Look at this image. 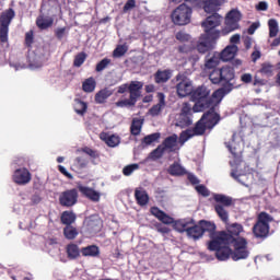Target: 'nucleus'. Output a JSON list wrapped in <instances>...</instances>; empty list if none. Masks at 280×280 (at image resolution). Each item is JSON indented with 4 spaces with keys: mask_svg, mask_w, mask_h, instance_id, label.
<instances>
[{
    "mask_svg": "<svg viewBox=\"0 0 280 280\" xmlns=\"http://www.w3.org/2000/svg\"><path fill=\"white\" fill-rule=\"evenodd\" d=\"M220 114L215 113V108L211 107L203 113L201 118L195 124L194 128L182 131L179 139L183 143L194 139V137H205L207 130H213L220 124Z\"/></svg>",
    "mask_w": 280,
    "mask_h": 280,
    "instance_id": "f257e3e1",
    "label": "nucleus"
},
{
    "mask_svg": "<svg viewBox=\"0 0 280 280\" xmlns=\"http://www.w3.org/2000/svg\"><path fill=\"white\" fill-rule=\"evenodd\" d=\"M233 242H235V237L231 234L221 233L214 241L208 243V250L215 253V257L219 261H226L231 256L233 257V249L229 247Z\"/></svg>",
    "mask_w": 280,
    "mask_h": 280,
    "instance_id": "f03ea898",
    "label": "nucleus"
},
{
    "mask_svg": "<svg viewBox=\"0 0 280 280\" xmlns=\"http://www.w3.org/2000/svg\"><path fill=\"white\" fill-rule=\"evenodd\" d=\"M190 100L191 102H195V105L192 106L194 113H202L207 110V108H211V106H213V98H211L209 89L205 85L192 90L190 93Z\"/></svg>",
    "mask_w": 280,
    "mask_h": 280,
    "instance_id": "7ed1b4c3",
    "label": "nucleus"
},
{
    "mask_svg": "<svg viewBox=\"0 0 280 280\" xmlns=\"http://www.w3.org/2000/svg\"><path fill=\"white\" fill-rule=\"evenodd\" d=\"M213 200L217 202L214 205L217 215L226 224L229 222V210L226 208L233 207V198L222 194H214Z\"/></svg>",
    "mask_w": 280,
    "mask_h": 280,
    "instance_id": "20e7f679",
    "label": "nucleus"
},
{
    "mask_svg": "<svg viewBox=\"0 0 280 280\" xmlns=\"http://www.w3.org/2000/svg\"><path fill=\"white\" fill-rule=\"evenodd\" d=\"M194 10L191 7L183 3L179 4L172 13L171 19L174 25H189L191 23V14Z\"/></svg>",
    "mask_w": 280,
    "mask_h": 280,
    "instance_id": "39448f33",
    "label": "nucleus"
},
{
    "mask_svg": "<svg viewBox=\"0 0 280 280\" xmlns=\"http://www.w3.org/2000/svg\"><path fill=\"white\" fill-rule=\"evenodd\" d=\"M270 222H272V217L267 212H260L258 214L257 222L253 226L255 237H268V234L270 233Z\"/></svg>",
    "mask_w": 280,
    "mask_h": 280,
    "instance_id": "423d86ee",
    "label": "nucleus"
},
{
    "mask_svg": "<svg viewBox=\"0 0 280 280\" xmlns=\"http://www.w3.org/2000/svg\"><path fill=\"white\" fill-rule=\"evenodd\" d=\"M16 16L14 9L10 8L3 11L0 15V43H8V33L10 32V24Z\"/></svg>",
    "mask_w": 280,
    "mask_h": 280,
    "instance_id": "0eeeda50",
    "label": "nucleus"
},
{
    "mask_svg": "<svg viewBox=\"0 0 280 280\" xmlns=\"http://www.w3.org/2000/svg\"><path fill=\"white\" fill-rule=\"evenodd\" d=\"M242 21V12L236 9L231 10L225 16V27L222 28L221 34L226 36L235 30H240V22Z\"/></svg>",
    "mask_w": 280,
    "mask_h": 280,
    "instance_id": "6e6552de",
    "label": "nucleus"
},
{
    "mask_svg": "<svg viewBox=\"0 0 280 280\" xmlns=\"http://www.w3.org/2000/svg\"><path fill=\"white\" fill-rule=\"evenodd\" d=\"M175 80L177 82L176 93L178 97H187L191 95L194 91V82L190 81L189 77H187L185 73H178L175 77Z\"/></svg>",
    "mask_w": 280,
    "mask_h": 280,
    "instance_id": "1a4fd4ad",
    "label": "nucleus"
},
{
    "mask_svg": "<svg viewBox=\"0 0 280 280\" xmlns=\"http://www.w3.org/2000/svg\"><path fill=\"white\" fill-rule=\"evenodd\" d=\"M234 250L232 252V259L233 261H240V259H247L249 252H248V242L244 237L235 238L231 243Z\"/></svg>",
    "mask_w": 280,
    "mask_h": 280,
    "instance_id": "9d476101",
    "label": "nucleus"
},
{
    "mask_svg": "<svg viewBox=\"0 0 280 280\" xmlns=\"http://www.w3.org/2000/svg\"><path fill=\"white\" fill-rule=\"evenodd\" d=\"M194 113L199 112H194L191 104L187 102L183 103L176 125L179 126V128H189V126L194 124Z\"/></svg>",
    "mask_w": 280,
    "mask_h": 280,
    "instance_id": "9b49d317",
    "label": "nucleus"
},
{
    "mask_svg": "<svg viewBox=\"0 0 280 280\" xmlns=\"http://www.w3.org/2000/svg\"><path fill=\"white\" fill-rule=\"evenodd\" d=\"M220 25H222V15L219 13H212L201 23L205 34H208V36L218 34V38H220V31L215 30V27H220Z\"/></svg>",
    "mask_w": 280,
    "mask_h": 280,
    "instance_id": "f8f14e48",
    "label": "nucleus"
},
{
    "mask_svg": "<svg viewBox=\"0 0 280 280\" xmlns=\"http://www.w3.org/2000/svg\"><path fill=\"white\" fill-rule=\"evenodd\" d=\"M218 38V33H213V35H208L207 33L202 34L196 46L197 51L199 54H207L211 51V49L215 47Z\"/></svg>",
    "mask_w": 280,
    "mask_h": 280,
    "instance_id": "ddd939ff",
    "label": "nucleus"
},
{
    "mask_svg": "<svg viewBox=\"0 0 280 280\" xmlns=\"http://www.w3.org/2000/svg\"><path fill=\"white\" fill-rule=\"evenodd\" d=\"M78 189L75 188L65 190L59 195V205L67 209L75 207L78 205Z\"/></svg>",
    "mask_w": 280,
    "mask_h": 280,
    "instance_id": "4468645a",
    "label": "nucleus"
},
{
    "mask_svg": "<svg viewBox=\"0 0 280 280\" xmlns=\"http://www.w3.org/2000/svg\"><path fill=\"white\" fill-rule=\"evenodd\" d=\"M199 226L201 228L202 235L209 233L210 242H213L217 237H220L221 233H226L225 231H217L218 226L214 222L200 220Z\"/></svg>",
    "mask_w": 280,
    "mask_h": 280,
    "instance_id": "2eb2a0df",
    "label": "nucleus"
},
{
    "mask_svg": "<svg viewBox=\"0 0 280 280\" xmlns=\"http://www.w3.org/2000/svg\"><path fill=\"white\" fill-rule=\"evenodd\" d=\"M150 213L162 222V224H174V218L170 217V214L165 213V211L161 210L159 207H151Z\"/></svg>",
    "mask_w": 280,
    "mask_h": 280,
    "instance_id": "dca6fc26",
    "label": "nucleus"
},
{
    "mask_svg": "<svg viewBox=\"0 0 280 280\" xmlns=\"http://www.w3.org/2000/svg\"><path fill=\"white\" fill-rule=\"evenodd\" d=\"M167 174L171 176H191V173L187 172V168L176 161L168 166Z\"/></svg>",
    "mask_w": 280,
    "mask_h": 280,
    "instance_id": "f3484780",
    "label": "nucleus"
},
{
    "mask_svg": "<svg viewBox=\"0 0 280 280\" xmlns=\"http://www.w3.org/2000/svg\"><path fill=\"white\" fill-rule=\"evenodd\" d=\"M237 51H240V48L236 45H229L219 54V58L223 62H229V60H233L237 56Z\"/></svg>",
    "mask_w": 280,
    "mask_h": 280,
    "instance_id": "a211bd4d",
    "label": "nucleus"
},
{
    "mask_svg": "<svg viewBox=\"0 0 280 280\" xmlns=\"http://www.w3.org/2000/svg\"><path fill=\"white\" fill-rule=\"evenodd\" d=\"M186 235L190 237V240H195V242L202 238L203 234L200 223L198 222V224H196V221H194L192 224L188 225Z\"/></svg>",
    "mask_w": 280,
    "mask_h": 280,
    "instance_id": "6ab92c4d",
    "label": "nucleus"
},
{
    "mask_svg": "<svg viewBox=\"0 0 280 280\" xmlns=\"http://www.w3.org/2000/svg\"><path fill=\"white\" fill-rule=\"evenodd\" d=\"M158 100H159V103L153 105L149 109V113L152 117H158V115H161V110L165 108V94L163 92L158 93Z\"/></svg>",
    "mask_w": 280,
    "mask_h": 280,
    "instance_id": "aec40b11",
    "label": "nucleus"
},
{
    "mask_svg": "<svg viewBox=\"0 0 280 280\" xmlns=\"http://www.w3.org/2000/svg\"><path fill=\"white\" fill-rule=\"evenodd\" d=\"M79 191L92 202H100L101 195L97 190L86 186H79Z\"/></svg>",
    "mask_w": 280,
    "mask_h": 280,
    "instance_id": "412c9836",
    "label": "nucleus"
},
{
    "mask_svg": "<svg viewBox=\"0 0 280 280\" xmlns=\"http://www.w3.org/2000/svg\"><path fill=\"white\" fill-rule=\"evenodd\" d=\"M143 89V82L141 81H131L129 83V97L135 100H139L141 97V90Z\"/></svg>",
    "mask_w": 280,
    "mask_h": 280,
    "instance_id": "4be33fe9",
    "label": "nucleus"
},
{
    "mask_svg": "<svg viewBox=\"0 0 280 280\" xmlns=\"http://www.w3.org/2000/svg\"><path fill=\"white\" fill-rule=\"evenodd\" d=\"M86 165H89V159H86L85 155H80L74 159L71 170L72 172L80 174V172L86 168Z\"/></svg>",
    "mask_w": 280,
    "mask_h": 280,
    "instance_id": "5701e85b",
    "label": "nucleus"
},
{
    "mask_svg": "<svg viewBox=\"0 0 280 280\" xmlns=\"http://www.w3.org/2000/svg\"><path fill=\"white\" fill-rule=\"evenodd\" d=\"M36 25L39 30H49L54 25V18L39 14L36 19Z\"/></svg>",
    "mask_w": 280,
    "mask_h": 280,
    "instance_id": "b1692460",
    "label": "nucleus"
},
{
    "mask_svg": "<svg viewBox=\"0 0 280 280\" xmlns=\"http://www.w3.org/2000/svg\"><path fill=\"white\" fill-rule=\"evenodd\" d=\"M161 145L165 151L168 150L170 152H174L176 150V145H178V136L172 135L166 137Z\"/></svg>",
    "mask_w": 280,
    "mask_h": 280,
    "instance_id": "393cba45",
    "label": "nucleus"
},
{
    "mask_svg": "<svg viewBox=\"0 0 280 280\" xmlns=\"http://www.w3.org/2000/svg\"><path fill=\"white\" fill-rule=\"evenodd\" d=\"M235 79V69L233 67H222L221 68V82L225 84H231V80Z\"/></svg>",
    "mask_w": 280,
    "mask_h": 280,
    "instance_id": "a878e982",
    "label": "nucleus"
},
{
    "mask_svg": "<svg viewBox=\"0 0 280 280\" xmlns=\"http://www.w3.org/2000/svg\"><path fill=\"white\" fill-rule=\"evenodd\" d=\"M135 199L137 201V205H139V207H145V205L150 202V196L148 195V191L143 189L135 190Z\"/></svg>",
    "mask_w": 280,
    "mask_h": 280,
    "instance_id": "bb28decb",
    "label": "nucleus"
},
{
    "mask_svg": "<svg viewBox=\"0 0 280 280\" xmlns=\"http://www.w3.org/2000/svg\"><path fill=\"white\" fill-rule=\"evenodd\" d=\"M194 224V219L174 221L173 229L178 233H187V229Z\"/></svg>",
    "mask_w": 280,
    "mask_h": 280,
    "instance_id": "cd10ccee",
    "label": "nucleus"
},
{
    "mask_svg": "<svg viewBox=\"0 0 280 280\" xmlns=\"http://www.w3.org/2000/svg\"><path fill=\"white\" fill-rule=\"evenodd\" d=\"M66 253L68 259L73 260L80 257V253H82V249H80L78 244L70 243L66 246Z\"/></svg>",
    "mask_w": 280,
    "mask_h": 280,
    "instance_id": "c85d7f7f",
    "label": "nucleus"
},
{
    "mask_svg": "<svg viewBox=\"0 0 280 280\" xmlns=\"http://www.w3.org/2000/svg\"><path fill=\"white\" fill-rule=\"evenodd\" d=\"M75 220H78V217L73 211L66 210L61 213L60 222L65 226H71V224L75 223Z\"/></svg>",
    "mask_w": 280,
    "mask_h": 280,
    "instance_id": "c756f323",
    "label": "nucleus"
},
{
    "mask_svg": "<svg viewBox=\"0 0 280 280\" xmlns=\"http://www.w3.org/2000/svg\"><path fill=\"white\" fill-rule=\"evenodd\" d=\"M86 226L90 233H100V231H102V220L97 218H90L86 221Z\"/></svg>",
    "mask_w": 280,
    "mask_h": 280,
    "instance_id": "7c9ffc66",
    "label": "nucleus"
},
{
    "mask_svg": "<svg viewBox=\"0 0 280 280\" xmlns=\"http://www.w3.org/2000/svg\"><path fill=\"white\" fill-rule=\"evenodd\" d=\"M83 257H100V247L97 245H89L81 248Z\"/></svg>",
    "mask_w": 280,
    "mask_h": 280,
    "instance_id": "2f4dec72",
    "label": "nucleus"
},
{
    "mask_svg": "<svg viewBox=\"0 0 280 280\" xmlns=\"http://www.w3.org/2000/svg\"><path fill=\"white\" fill-rule=\"evenodd\" d=\"M172 78V72L170 70H158L154 75L156 84H165Z\"/></svg>",
    "mask_w": 280,
    "mask_h": 280,
    "instance_id": "473e14b6",
    "label": "nucleus"
},
{
    "mask_svg": "<svg viewBox=\"0 0 280 280\" xmlns=\"http://www.w3.org/2000/svg\"><path fill=\"white\" fill-rule=\"evenodd\" d=\"M211 55H208L206 57V62H205V67L206 69H215V67H218V65H220V54L214 52L211 57H209Z\"/></svg>",
    "mask_w": 280,
    "mask_h": 280,
    "instance_id": "72a5a7b5",
    "label": "nucleus"
},
{
    "mask_svg": "<svg viewBox=\"0 0 280 280\" xmlns=\"http://www.w3.org/2000/svg\"><path fill=\"white\" fill-rule=\"evenodd\" d=\"M141 128H143V119L133 118L130 126V133L133 137H139V135H141Z\"/></svg>",
    "mask_w": 280,
    "mask_h": 280,
    "instance_id": "f704fd0d",
    "label": "nucleus"
},
{
    "mask_svg": "<svg viewBox=\"0 0 280 280\" xmlns=\"http://www.w3.org/2000/svg\"><path fill=\"white\" fill-rule=\"evenodd\" d=\"M95 86H97V82L93 77H90L82 82V91H84V93H93Z\"/></svg>",
    "mask_w": 280,
    "mask_h": 280,
    "instance_id": "c9c22d12",
    "label": "nucleus"
},
{
    "mask_svg": "<svg viewBox=\"0 0 280 280\" xmlns=\"http://www.w3.org/2000/svg\"><path fill=\"white\" fill-rule=\"evenodd\" d=\"M259 73H261V75H266V78H272L275 75V66L270 62L261 63Z\"/></svg>",
    "mask_w": 280,
    "mask_h": 280,
    "instance_id": "e433bc0d",
    "label": "nucleus"
},
{
    "mask_svg": "<svg viewBox=\"0 0 280 280\" xmlns=\"http://www.w3.org/2000/svg\"><path fill=\"white\" fill-rule=\"evenodd\" d=\"M63 235L66 240H75L79 235L78 229L73 228V225H66L63 228Z\"/></svg>",
    "mask_w": 280,
    "mask_h": 280,
    "instance_id": "4c0bfd02",
    "label": "nucleus"
},
{
    "mask_svg": "<svg viewBox=\"0 0 280 280\" xmlns=\"http://www.w3.org/2000/svg\"><path fill=\"white\" fill-rule=\"evenodd\" d=\"M161 139V132H154L151 135L145 136L141 143L142 145H152V143H156Z\"/></svg>",
    "mask_w": 280,
    "mask_h": 280,
    "instance_id": "58836bf2",
    "label": "nucleus"
},
{
    "mask_svg": "<svg viewBox=\"0 0 280 280\" xmlns=\"http://www.w3.org/2000/svg\"><path fill=\"white\" fill-rule=\"evenodd\" d=\"M268 27H269V38L277 37V34H279V22L275 19H270L268 21Z\"/></svg>",
    "mask_w": 280,
    "mask_h": 280,
    "instance_id": "ea45409f",
    "label": "nucleus"
},
{
    "mask_svg": "<svg viewBox=\"0 0 280 280\" xmlns=\"http://www.w3.org/2000/svg\"><path fill=\"white\" fill-rule=\"evenodd\" d=\"M244 231V226L240 223H233L232 225L228 226V235H231L232 237L240 236V233Z\"/></svg>",
    "mask_w": 280,
    "mask_h": 280,
    "instance_id": "a19ab883",
    "label": "nucleus"
},
{
    "mask_svg": "<svg viewBox=\"0 0 280 280\" xmlns=\"http://www.w3.org/2000/svg\"><path fill=\"white\" fill-rule=\"evenodd\" d=\"M163 154H165V150L162 144H160L149 154V159H151V161H159V159H163Z\"/></svg>",
    "mask_w": 280,
    "mask_h": 280,
    "instance_id": "79ce46f5",
    "label": "nucleus"
},
{
    "mask_svg": "<svg viewBox=\"0 0 280 280\" xmlns=\"http://www.w3.org/2000/svg\"><path fill=\"white\" fill-rule=\"evenodd\" d=\"M86 58H89V55L86 52L81 51L74 56L73 60V67L80 68L86 62Z\"/></svg>",
    "mask_w": 280,
    "mask_h": 280,
    "instance_id": "37998d69",
    "label": "nucleus"
},
{
    "mask_svg": "<svg viewBox=\"0 0 280 280\" xmlns=\"http://www.w3.org/2000/svg\"><path fill=\"white\" fill-rule=\"evenodd\" d=\"M108 97H110V92L108 90H101L95 94V102L96 104H104Z\"/></svg>",
    "mask_w": 280,
    "mask_h": 280,
    "instance_id": "c03bdc74",
    "label": "nucleus"
},
{
    "mask_svg": "<svg viewBox=\"0 0 280 280\" xmlns=\"http://www.w3.org/2000/svg\"><path fill=\"white\" fill-rule=\"evenodd\" d=\"M88 108H89V105L82 100L75 101L74 110L77 115H84Z\"/></svg>",
    "mask_w": 280,
    "mask_h": 280,
    "instance_id": "a18cd8bd",
    "label": "nucleus"
},
{
    "mask_svg": "<svg viewBox=\"0 0 280 280\" xmlns=\"http://www.w3.org/2000/svg\"><path fill=\"white\" fill-rule=\"evenodd\" d=\"M209 80L212 82V84H220V82H222L221 69H213V71L209 74Z\"/></svg>",
    "mask_w": 280,
    "mask_h": 280,
    "instance_id": "49530a36",
    "label": "nucleus"
},
{
    "mask_svg": "<svg viewBox=\"0 0 280 280\" xmlns=\"http://www.w3.org/2000/svg\"><path fill=\"white\" fill-rule=\"evenodd\" d=\"M203 10L208 14H218V3L214 0H209L205 3Z\"/></svg>",
    "mask_w": 280,
    "mask_h": 280,
    "instance_id": "de8ad7c7",
    "label": "nucleus"
},
{
    "mask_svg": "<svg viewBox=\"0 0 280 280\" xmlns=\"http://www.w3.org/2000/svg\"><path fill=\"white\" fill-rule=\"evenodd\" d=\"M231 91H233V83H229L226 86L218 89L214 92V97H224V95H228Z\"/></svg>",
    "mask_w": 280,
    "mask_h": 280,
    "instance_id": "09e8293b",
    "label": "nucleus"
},
{
    "mask_svg": "<svg viewBox=\"0 0 280 280\" xmlns=\"http://www.w3.org/2000/svg\"><path fill=\"white\" fill-rule=\"evenodd\" d=\"M136 104H137V101L131 96H129V98L116 102V106H118V108H126L128 106H135Z\"/></svg>",
    "mask_w": 280,
    "mask_h": 280,
    "instance_id": "8fccbe9b",
    "label": "nucleus"
},
{
    "mask_svg": "<svg viewBox=\"0 0 280 280\" xmlns=\"http://www.w3.org/2000/svg\"><path fill=\"white\" fill-rule=\"evenodd\" d=\"M120 142V138L119 136L116 135H112V136H107L105 138V143L109 147V148H117V144Z\"/></svg>",
    "mask_w": 280,
    "mask_h": 280,
    "instance_id": "3c124183",
    "label": "nucleus"
},
{
    "mask_svg": "<svg viewBox=\"0 0 280 280\" xmlns=\"http://www.w3.org/2000/svg\"><path fill=\"white\" fill-rule=\"evenodd\" d=\"M234 180L243 185V187H250V185H253V178L248 176H234Z\"/></svg>",
    "mask_w": 280,
    "mask_h": 280,
    "instance_id": "603ef678",
    "label": "nucleus"
},
{
    "mask_svg": "<svg viewBox=\"0 0 280 280\" xmlns=\"http://www.w3.org/2000/svg\"><path fill=\"white\" fill-rule=\"evenodd\" d=\"M109 65H110V59H108V58L102 59V60L96 65V67H95L96 73H102V71H104V69H107Z\"/></svg>",
    "mask_w": 280,
    "mask_h": 280,
    "instance_id": "864d4df0",
    "label": "nucleus"
},
{
    "mask_svg": "<svg viewBox=\"0 0 280 280\" xmlns=\"http://www.w3.org/2000/svg\"><path fill=\"white\" fill-rule=\"evenodd\" d=\"M195 189L197 194H199V196H202L203 198H209L211 196V191H209V189L205 185H197Z\"/></svg>",
    "mask_w": 280,
    "mask_h": 280,
    "instance_id": "5fc2aeb1",
    "label": "nucleus"
},
{
    "mask_svg": "<svg viewBox=\"0 0 280 280\" xmlns=\"http://www.w3.org/2000/svg\"><path fill=\"white\" fill-rule=\"evenodd\" d=\"M32 180V176H14L13 183L16 185H27Z\"/></svg>",
    "mask_w": 280,
    "mask_h": 280,
    "instance_id": "6e6d98bb",
    "label": "nucleus"
},
{
    "mask_svg": "<svg viewBox=\"0 0 280 280\" xmlns=\"http://www.w3.org/2000/svg\"><path fill=\"white\" fill-rule=\"evenodd\" d=\"M81 152H83L84 154H88V156H91V159H100V152L89 147L82 148Z\"/></svg>",
    "mask_w": 280,
    "mask_h": 280,
    "instance_id": "4d7b16f0",
    "label": "nucleus"
},
{
    "mask_svg": "<svg viewBox=\"0 0 280 280\" xmlns=\"http://www.w3.org/2000/svg\"><path fill=\"white\" fill-rule=\"evenodd\" d=\"M175 38L179 40V43H188L191 39V36L183 31L176 33Z\"/></svg>",
    "mask_w": 280,
    "mask_h": 280,
    "instance_id": "13d9d810",
    "label": "nucleus"
},
{
    "mask_svg": "<svg viewBox=\"0 0 280 280\" xmlns=\"http://www.w3.org/2000/svg\"><path fill=\"white\" fill-rule=\"evenodd\" d=\"M136 170H139V164H129L124 167L122 174L125 176H130V174H132V172H136Z\"/></svg>",
    "mask_w": 280,
    "mask_h": 280,
    "instance_id": "bf43d9fd",
    "label": "nucleus"
},
{
    "mask_svg": "<svg viewBox=\"0 0 280 280\" xmlns=\"http://www.w3.org/2000/svg\"><path fill=\"white\" fill-rule=\"evenodd\" d=\"M155 229H156L158 233H161V235H168V233L172 232V229L163 225L162 223H158L155 225Z\"/></svg>",
    "mask_w": 280,
    "mask_h": 280,
    "instance_id": "052dcab7",
    "label": "nucleus"
},
{
    "mask_svg": "<svg viewBox=\"0 0 280 280\" xmlns=\"http://www.w3.org/2000/svg\"><path fill=\"white\" fill-rule=\"evenodd\" d=\"M34 45V31H30L25 34V46L32 47Z\"/></svg>",
    "mask_w": 280,
    "mask_h": 280,
    "instance_id": "680f3d73",
    "label": "nucleus"
},
{
    "mask_svg": "<svg viewBox=\"0 0 280 280\" xmlns=\"http://www.w3.org/2000/svg\"><path fill=\"white\" fill-rule=\"evenodd\" d=\"M126 51H128V49L125 46H118L117 48H115L113 54L115 58H121V56H124Z\"/></svg>",
    "mask_w": 280,
    "mask_h": 280,
    "instance_id": "e2e57ef3",
    "label": "nucleus"
},
{
    "mask_svg": "<svg viewBox=\"0 0 280 280\" xmlns=\"http://www.w3.org/2000/svg\"><path fill=\"white\" fill-rule=\"evenodd\" d=\"M225 147L228 148L229 152H231V154L234 158H237L240 154V151L237 150V147L231 144L230 142H225Z\"/></svg>",
    "mask_w": 280,
    "mask_h": 280,
    "instance_id": "0e129e2a",
    "label": "nucleus"
},
{
    "mask_svg": "<svg viewBox=\"0 0 280 280\" xmlns=\"http://www.w3.org/2000/svg\"><path fill=\"white\" fill-rule=\"evenodd\" d=\"M14 176H32V173H30V170L23 167L15 170Z\"/></svg>",
    "mask_w": 280,
    "mask_h": 280,
    "instance_id": "69168bd1",
    "label": "nucleus"
},
{
    "mask_svg": "<svg viewBox=\"0 0 280 280\" xmlns=\"http://www.w3.org/2000/svg\"><path fill=\"white\" fill-rule=\"evenodd\" d=\"M132 8H137V2L135 0H128L124 5L122 11L128 12L132 10Z\"/></svg>",
    "mask_w": 280,
    "mask_h": 280,
    "instance_id": "338daca9",
    "label": "nucleus"
},
{
    "mask_svg": "<svg viewBox=\"0 0 280 280\" xmlns=\"http://www.w3.org/2000/svg\"><path fill=\"white\" fill-rule=\"evenodd\" d=\"M256 10H258L259 12H266V10H268V2H266V1H260V2L256 5Z\"/></svg>",
    "mask_w": 280,
    "mask_h": 280,
    "instance_id": "774afa93",
    "label": "nucleus"
}]
</instances>
